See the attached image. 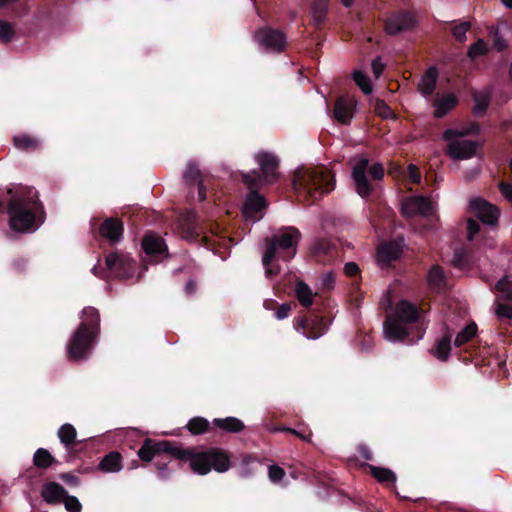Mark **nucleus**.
I'll return each mask as SVG.
<instances>
[{"label":"nucleus","instance_id":"423d86ee","mask_svg":"<svg viewBox=\"0 0 512 512\" xmlns=\"http://www.w3.org/2000/svg\"><path fill=\"white\" fill-rule=\"evenodd\" d=\"M301 232L293 226L282 227L271 237L265 238V251L262 263L267 264L270 259L290 261L297 253Z\"/></svg>","mask_w":512,"mask_h":512},{"label":"nucleus","instance_id":"a878e982","mask_svg":"<svg viewBox=\"0 0 512 512\" xmlns=\"http://www.w3.org/2000/svg\"><path fill=\"white\" fill-rule=\"evenodd\" d=\"M401 255L402 248L397 242L382 243L377 250L378 260L383 264H390L391 262L398 260Z\"/></svg>","mask_w":512,"mask_h":512},{"label":"nucleus","instance_id":"58836bf2","mask_svg":"<svg viewBox=\"0 0 512 512\" xmlns=\"http://www.w3.org/2000/svg\"><path fill=\"white\" fill-rule=\"evenodd\" d=\"M192 435L204 434L209 431L210 423L203 417H194L186 425Z\"/></svg>","mask_w":512,"mask_h":512},{"label":"nucleus","instance_id":"a19ab883","mask_svg":"<svg viewBox=\"0 0 512 512\" xmlns=\"http://www.w3.org/2000/svg\"><path fill=\"white\" fill-rule=\"evenodd\" d=\"M452 265L461 270L470 268L472 266L470 254L464 250L455 251L452 258Z\"/></svg>","mask_w":512,"mask_h":512},{"label":"nucleus","instance_id":"0eeeda50","mask_svg":"<svg viewBox=\"0 0 512 512\" xmlns=\"http://www.w3.org/2000/svg\"><path fill=\"white\" fill-rule=\"evenodd\" d=\"M256 161L260 166L261 172L252 170L242 175V181L249 190L259 189L265 184H273L279 177L278 167L279 159L271 152H260L256 155Z\"/></svg>","mask_w":512,"mask_h":512},{"label":"nucleus","instance_id":"e2e57ef3","mask_svg":"<svg viewBox=\"0 0 512 512\" xmlns=\"http://www.w3.org/2000/svg\"><path fill=\"white\" fill-rule=\"evenodd\" d=\"M357 451L361 455V457L364 458L366 461H372L373 460V452L371 451V449L367 445L360 444L357 447Z\"/></svg>","mask_w":512,"mask_h":512},{"label":"nucleus","instance_id":"09e8293b","mask_svg":"<svg viewBox=\"0 0 512 512\" xmlns=\"http://www.w3.org/2000/svg\"><path fill=\"white\" fill-rule=\"evenodd\" d=\"M62 502L64 503L65 509L68 512H81L82 510V504L80 503L78 498L69 495L68 493L66 494Z\"/></svg>","mask_w":512,"mask_h":512},{"label":"nucleus","instance_id":"72a5a7b5","mask_svg":"<svg viewBox=\"0 0 512 512\" xmlns=\"http://www.w3.org/2000/svg\"><path fill=\"white\" fill-rule=\"evenodd\" d=\"M477 332V324L474 321L469 322L461 331L457 333L454 340V346L459 348L473 340L476 337Z\"/></svg>","mask_w":512,"mask_h":512},{"label":"nucleus","instance_id":"bb28decb","mask_svg":"<svg viewBox=\"0 0 512 512\" xmlns=\"http://www.w3.org/2000/svg\"><path fill=\"white\" fill-rule=\"evenodd\" d=\"M459 103L457 96L454 94H447L441 99L434 101L433 106L435 107L433 116L437 119H441L446 116L451 110H453Z\"/></svg>","mask_w":512,"mask_h":512},{"label":"nucleus","instance_id":"c03bdc74","mask_svg":"<svg viewBox=\"0 0 512 512\" xmlns=\"http://www.w3.org/2000/svg\"><path fill=\"white\" fill-rule=\"evenodd\" d=\"M471 29V23L469 21H463L459 24L455 25L452 28V35L456 41L459 43H464L466 41V33Z\"/></svg>","mask_w":512,"mask_h":512},{"label":"nucleus","instance_id":"9d476101","mask_svg":"<svg viewBox=\"0 0 512 512\" xmlns=\"http://www.w3.org/2000/svg\"><path fill=\"white\" fill-rule=\"evenodd\" d=\"M331 320L328 316L319 315L316 312H310L307 316H300L294 320V327L301 331L309 339L321 337L328 329Z\"/></svg>","mask_w":512,"mask_h":512},{"label":"nucleus","instance_id":"1a4fd4ad","mask_svg":"<svg viewBox=\"0 0 512 512\" xmlns=\"http://www.w3.org/2000/svg\"><path fill=\"white\" fill-rule=\"evenodd\" d=\"M182 235L190 242L202 243L205 247H210L212 243H216L213 238H222V229L215 223L200 224L191 217H188L182 224Z\"/></svg>","mask_w":512,"mask_h":512},{"label":"nucleus","instance_id":"3c124183","mask_svg":"<svg viewBox=\"0 0 512 512\" xmlns=\"http://www.w3.org/2000/svg\"><path fill=\"white\" fill-rule=\"evenodd\" d=\"M268 476L271 482L279 483L285 476V471L278 465H271L268 468Z\"/></svg>","mask_w":512,"mask_h":512},{"label":"nucleus","instance_id":"e433bc0d","mask_svg":"<svg viewBox=\"0 0 512 512\" xmlns=\"http://www.w3.org/2000/svg\"><path fill=\"white\" fill-rule=\"evenodd\" d=\"M296 297L300 304L306 308H309L313 303V293L311 288L302 281H299L296 285Z\"/></svg>","mask_w":512,"mask_h":512},{"label":"nucleus","instance_id":"7ed1b4c3","mask_svg":"<svg viewBox=\"0 0 512 512\" xmlns=\"http://www.w3.org/2000/svg\"><path fill=\"white\" fill-rule=\"evenodd\" d=\"M421 317L422 311L417 304L405 299L400 300L383 323L386 339L404 343L418 341L425 333V329L419 325Z\"/></svg>","mask_w":512,"mask_h":512},{"label":"nucleus","instance_id":"6e6552de","mask_svg":"<svg viewBox=\"0 0 512 512\" xmlns=\"http://www.w3.org/2000/svg\"><path fill=\"white\" fill-rule=\"evenodd\" d=\"M367 174L372 180L380 181L384 178L385 170L381 163H374L369 166V160L365 157L360 158L352 168V179L354 181L357 194L366 199L371 196L374 187L368 180Z\"/></svg>","mask_w":512,"mask_h":512},{"label":"nucleus","instance_id":"cd10ccee","mask_svg":"<svg viewBox=\"0 0 512 512\" xmlns=\"http://www.w3.org/2000/svg\"><path fill=\"white\" fill-rule=\"evenodd\" d=\"M429 288L434 292H442L446 288L447 280L443 269L439 265H433L427 274Z\"/></svg>","mask_w":512,"mask_h":512},{"label":"nucleus","instance_id":"4be33fe9","mask_svg":"<svg viewBox=\"0 0 512 512\" xmlns=\"http://www.w3.org/2000/svg\"><path fill=\"white\" fill-rule=\"evenodd\" d=\"M355 107V99L345 96L338 97L334 104V118L342 125L350 124L354 116Z\"/></svg>","mask_w":512,"mask_h":512},{"label":"nucleus","instance_id":"aec40b11","mask_svg":"<svg viewBox=\"0 0 512 512\" xmlns=\"http://www.w3.org/2000/svg\"><path fill=\"white\" fill-rule=\"evenodd\" d=\"M124 233V224L120 218H106L99 227V234L111 244L118 243Z\"/></svg>","mask_w":512,"mask_h":512},{"label":"nucleus","instance_id":"338daca9","mask_svg":"<svg viewBox=\"0 0 512 512\" xmlns=\"http://www.w3.org/2000/svg\"><path fill=\"white\" fill-rule=\"evenodd\" d=\"M493 46L498 51H502L507 47L506 41L501 37L496 36L493 40Z\"/></svg>","mask_w":512,"mask_h":512},{"label":"nucleus","instance_id":"6ab92c4d","mask_svg":"<svg viewBox=\"0 0 512 512\" xmlns=\"http://www.w3.org/2000/svg\"><path fill=\"white\" fill-rule=\"evenodd\" d=\"M447 144V155L455 160L470 159L475 156L478 143L472 140H450Z\"/></svg>","mask_w":512,"mask_h":512},{"label":"nucleus","instance_id":"8fccbe9b","mask_svg":"<svg viewBox=\"0 0 512 512\" xmlns=\"http://www.w3.org/2000/svg\"><path fill=\"white\" fill-rule=\"evenodd\" d=\"M486 53V46L482 39H479L475 43H473L469 48L467 55L474 59L480 55H484Z\"/></svg>","mask_w":512,"mask_h":512},{"label":"nucleus","instance_id":"c9c22d12","mask_svg":"<svg viewBox=\"0 0 512 512\" xmlns=\"http://www.w3.org/2000/svg\"><path fill=\"white\" fill-rule=\"evenodd\" d=\"M480 132V126L478 123H473L469 127L464 128L462 130L456 129H447L443 133V139L445 141H450L454 138L465 137L468 135H477Z\"/></svg>","mask_w":512,"mask_h":512},{"label":"nucleus","instance_id":"864d4df0","mask_svg":"<svg viewBox=\"0 0 512 512\" xmlns=\"http://www.w3.org/2000/svg\"><path fill=\"white\" fill-rule=\"evenodd\" d=\"M496 315L500 319L512 320V307L508 304L499 303L496 307Z\"/></svg>","mask_w":512,"mask_h":512},{"label":"nucleus","instance_id":"79ce46f5","mask_svg":"<svg viewBox=\"0 0 512 512\" xmlns=\"http://www.w3.org/2000/svg\"><path fill=\"white\" fill-rule=\"evenodd\" d=\"M475 105L473 107V113L477 116H482L486 113L490 104V95H474Z\"/></svg>","mask_w":512,"mask_h":512},{"label":"nucleus","instance_id":"f8f14e48","mask_svg":"<svg viewBox=\"0 0 512 512\" xmlns=\"http://www.w3.org/2000/svg\"><path fill=\"white\" fill-rule=\"evenodd\" d=\"M105 265L111 274L120 279H129L135 272L134 260L119 252L108 254Z\"/></svg>","mask_w":512,"mask_h":512},{"label":"nucleus","instance_id":"412c9836","mask_svg":"<svg viewBox=\"0 0 512 512\" xmlns=\"http://www.w3.org/2000/svg\"><path fill=\"white\" fill-rule=\"evenodd\" d=\"M251 194L248 196L244 206L243 215L247 220L256 221L262 217V210L267 206L265 199L258 194V189L250 190Z\"/></svg>","mask_w":512,"mask_h":512},{"label":"nucleus","instance_id":"c756f323","mask_svg":"<svg viewBox=\"0 0 512 512\" xmlns=\"http://www.w3.org/2000/svg\"><path fill=\"white\" fill-rule=\"evenodd\" d=\"M99 470L105 473L119 472L122 469V456L117 451L109 452L99 463Z\"/></svg>","mask_w":512,"mask_h":512},{"label":"nucleus","instance_id":"5fc2aeb1","mask_svg":"<svg viewBox=\"0 0 512 512\" xmlns=\"http://www.w3.org/2000/svg\"><path fill=\"white\" fill-rule=\"evenodd\" d=\"M291 309V303H283L281 305L278 304V307L275 312V317L279 320L285 319L290 315Z\"/></svg>","mask_w":512,"mask_h":512},{"label":"nucleus","instance_id":"39448f33","mask_svg":"<svg viewBox=\"0 0 512 512\" xmlns=\"http://www.w3.org/2000/svg\"><path fill=\"white\" fill-rule=\"evenodd\" d=\"M81 318L67 345V357L73 361L86 359L100 334V313L95 307H85Z\"/></svg>","mask_w":512,"mask_h":512},{"label":"nucleus","instance_id":"603ef678","mask_svg":"<svg viewBox=\"0 0 512 512\" xmlns=\"http://www.w3.org/2000/svg\"><path fill=\"white\" fill-rule=\"evenodd\" d=\"M277 260L278 259H270L267 264H263L267 277L274 278L280 273V266Z\"/></svg>","mask_w":512,"mask_h":512},{"label":"nucleus","instance_id":"dca6fc26","mask_svg":"<svg viewBox=\"0 0 512 512\" xmlns=\"http://www.w3.org/2000/svg\"><path fill=\"white\" fill-rule=\"evenodd\" d=\"M142 248L154 262L168 257V247L163 238L157 234H147L142 240Z\"/></svg>","mask_w":512,"mask_h":512},{"label":"nucleus","instance_id":"ea45409f","mask_svg":"<svg viewBox=\"0 0 512 512\" xmlns=\"http://www.w3.org/2000/svg\"><path fill=\"white\" fill-rule=\"evenodd\" d=\"M258 466H261V463L256 456L244 455L242 458L240 475L242 477H249L254 474Z\"/></svg>","mask_w":512,"mask_h":512},{"label":"nucleus","instance_id":"4c0bfd02","mask_svg":"<svg viewBox=\"0 0 512 512\" xmlns=\"http://www.w3.org/2000/svg\"><path fill=\"white\" fill-rule=\"evenodd\" d=\"M328 10L327 0H317L312 8L311 14L314 24L319 27L325 20L326 14Z\"/></svg>","mask_w":512,"mask_h":512},{"label":"nucleus","instance_id":"4d7b16f0","mask_svg":"<svg viewBox=\"0 0 512 512\" xmlns=\"http://www.w3.org/2000/svg\"><path fill=\"white\" fill-rule=\"evenodd\" d=\"M371 68L374 76L376 78H379L385 69V65L382 63V59L380 56H377L375 59H373L371 63Z\"/></svg>","mask_w":512,"mask_h":512},{"label":"nucleus","instance_id":"a211bd4d","mask_svg":"<svg viewBox=\"0 0 512 512\" xmlns=\"http://www.w3.org/2000/svg\"><path fill=\"white\" fill-rule=\"evenodd\" d=\"M402 213L404 216H414L416 214L429 217L434 214L432 201L425 196H413L402 205Z\"/></svg>","mask_w":512,"mask_h":512},{"label":"nucleus","instance_id":"5701e85b","mask_svg":"<svg viewBox=\"0 0 512 512\" xmlns=\"http://www.w3.org/2000/svg\"><path fill=\"white\" fill-rule=\"evenodd\" d=\"M438 77L439 70L436 66H430L426 69L417 86V89L422 96L429 97L434 93Z\"/></svg>","mask_w":512,"mask_h":512},{"label":"nucleus","instance_id":"4468645a","mask_svg":"<svg viewBox=\"0 0 512 512\" xmlns=\"http://www.w3.org/2000/svg\"><path fill=\"white\" fill-rule=\"evenodd\" d=\"M310 252L314 260L321 264H330L338 256L336 243L325 238L316 239L311 246Z\"/></svg>","mask_w":512,"mask_h":512},{"label":"nucleus","instance_id":"473e14b6","mask_svg":"<svg viewBox=\"0 0 512 512\" xmlns=\"http://www.w3.org/2000/svg\"><path fill=\"white\" fill-rule=\"evenodd\" d=\"M58 438L68 451L76 444L77 431L72 424H63L58 430Z\"/></svg>","mask_w":512,"mask_h":512},{"label":"nucleus","instance_id":"de8ad7c7","mask_svg":"<svg viewBox=\"0 0 512 512\" xmlns=\"http://www.w3.org/2000/svg\"><path fill=\"white\" fill-rule=\"evenodd\" d=\"M376 114L383 119L395 118V114L384 100H377L375 104Z\"/></svg>","mask_w":512,"mask_h":512},{"label":"nucleus","instance_id":"13d9d810","mask_svg":"<svg viewBox=\"0 0 512 512\" xmlns=\"http://www.w3.org/2000/svg\"><path fill=\"white\" fill-rule=\"evenodd\" d=\"M499 190L505 199L512 204V184L502 181L499 183Z\"/></svg>","mask_w":512,"mask_h":512},{"label":"nucleus","instance_id":"c85d7f7f","mask_svg":"<svg viewBox=\"0 0 512 512\" xmlns=\"http://www.w3.org/2000/svg\"><path fill=\"white\" fill-rule=\"evenodd\" d=\"M14 146L24 152H34L41 149V140L28 134H20L13 137Z\"/></svg>","mask_w":512,"mask_h":512},{"label":"nucleus","instance_id":"b1692460","mask_svg":"<svg viewBox=\"0 0 512 512\" xmlns=\"http://www.w3.org/2000/svg\"><path fill=\"white\" fill-rule=\"evenodd\" d=\"M452 337L453 331L447 325H444V334L436 341L435 348L432 350V353L437 359L441 361H447L449 359Z\"/></svg>","mask_w":512,"mask_h":512},{"label":"nucleus","instance_id":"052dcab7","mask_svg":"<svg viewBox=\"0 0 512 512\" xmlns=\"http://www.w3.org/2000/svg\"><path fill=\"white\" fill-rule=\"evenodd\" d=\"M158 469V477L162 480H167L170 477V470L168 469L167 463H160L159 461L156 463Z\"/></svg>","mask_w":512,"mask_h":512},{"label":"nucleus","instance_id":"393cba45","mask_svg":"<svg viewBox=\"0 0 512 512\" xmlns=\"http://www.w3.org/2000/svg\"><path fill=\"white\" fill-rule=\"evenodd\" d=\"M68 492L57 482H47L42 486L41 496L48 504L61 503Z\"/></svg>","mask_w":512,"mask_h":512},{"label":"nucleus","instance_id":"6e6d98bb","mask_svg":"<svg viewBox=\"0 0 512 512\" xmlns=\"http://www.w3.org/2000/svg\"><path fill=\"white\" fill-rule=\"evenodd\" d=\"M480 232V224L474 220V219H469L467 221V234H468V239L469 240H473V238Z\"/></svg>","mask_w":512,"mask_h":512},{"label":"nucleus","instance_id":"a18cd8bd","mask_svg":"<svg viewBox=\"0 0 512 512\" xmlns=\"http://www.w3.org/2000/svg\"><path fill=\"white\" fill-rule=\"evenodd\" d=\"M495 289L504 294V300L512 302V281L503 277L495 284Z\"/></svg>","mask_w":512,"mask_h":512},{"label":"nucleus","instance_id":"ddd939ff","mask_svg":"<svg viewBox=\"0 0 512 512\" xmlns=\"http://www.w3.org/2000/svg\"><path fill=\"white\" fill-rule=\"evenodd\" d=\"M255 38L266 50L280 53L286 47V35L279 29L263 27L257 30Z\"/></svg>","mask_w":512,"mask_h":512},{"label":"nucleus","instance_id":"f03ea898","mask_svg":"<svg viewBox=\"0 0 512 512\" xmlns=\"http://www.w3.org/2000/svg\"><path fill=\"white\" fill-rule=\"evenodd\" d=\"M7 213L13 231L34 232L44 222V206L34 187L14 186L7 190Z\"/></svg>","mask_w":512,"mask_h":512},{"label":"nucleus","instance_id":"f3484780","mask_svg":"<svg viewBox=\"0 0 512 512\" xmlns=\"http://www.w3.org/2000/svg\"><path fill=\"white\" fill-rule=\"evenodd\" d=\"M183 177L189 186H197L199 201H205L207 199V184L210 179L204 176L198 166L192 162L188 163Z\"/></svg>","mask_w":512,"mask_h":512},{"label":"nucleus","instance_id":"774afa93","mask_svg":"<svg viewBox=\"0 0 512 512\" xmlns=\"http://www.w3.org/2000/svg\"><path fill=\"white\" fill-rule=\"evenodd\" d=\"M335 281V276L333 273L325 274L323 278V284L326 288L330 289Z\"/></svg>","mask_w":512,"mask_h":512},{"label":"nucleus","instance_id":"2eb2a0df","mask_svg":"<svg viewBox=\"0 0 512 512\" xmlns=\"http://www.w3.org/2000/svg\"><path fill=\"white\" fill-rule=\"evenodd\" d=\"M472 213L484 224L495 225L498 223L500 210L488 201L475 198L470 202Z\"/></svg>","mask_w":512,"mask_h":512},{"label":"nucleus","instance_id":"bf43d9fd","mask_svg":"<svg viewBox=\"0 0 512 512\" xmlns=\"http://www.w3.org/2000/svg\"><path fill=\"white\" fill-rule=\"evenodd\" d=\"M408 175H409L410 180L414 184L420 183V181H421V174H420V171H419L417 166H415L413 164H410L408 166Z\"/></svg>","mask_w":512,"mask_h":512},{"label":"nucleus","instance_id":"69168bd1","mask_svg":"<svg viewBox=\"0 0 512 512\" xmlns=\"http://www.w3.org/2000/svg\"><path fill=\"white\" fill-rule=\"evenodd\" d=\"M197 291V284L194 280L190 279L185 285V293L189 296L195 294Z\"/></svg>","mask_w":512,"mask_h":512},{"label":"nucleus","instance_id":"9b49d317","mask_svg":"<svg viewBox=\"0 0 512 512\" xmlns=\"http://www.w3.org/2000/svg\"><path fill=\"white\" fill-rule=\"evenodd\" d=\"M418 24L416 15L412 11L398 10L391 12L384 20V31L389 36L412 31Z\"/></svg>","mask_w":512,"mask_h":512},{"label":"nucleus","instance_id":"2f4dec72","mask_svg":"<svg viewBox=\"0 0 512 512\" xmlns=\"http://www.w3.org/2000/svg\"><path fill=\"white\" fill-rule=\"evenodd\" d=\"M369 469L370 474L381 484H391L394 485L397 481L396 474L385 467L374 466L371 464H366Z\"/></svg>","mask_w":512,"mask_h":512},{"label":"nucleus","instance_id":"49530a36","mask_svg":"<svg viewBox=\"0 0 512 512\" xmlns=\"http://www.w3.org/2000/svg\"><path fill=\"white\" fill-rule=\"evenodd\" d=\"M15 35V29L13 25L5 20H0V41L8 43L12 41Z\"/></svg>","mask_w":512,"mask_h":512},{"label":"nucleus","instance_id":"7c9ffc66","mask_svg":"<svg viewBox=\"0 0 512 512\" xmlns=\"http://www.w3.org/2000/svg\"><path fill=\"white\" fill-rule=\"evenodd\" d=\"M213 425L227 433H239L244 430V423L236 417L215 418Z\"/></svg>","mask_w":512,"mask_h":512},{"label":"nucleus","instance_id":"f257e3e1","mask_svg":"<svg viewBox=\"0 0 512 512\" xmlns=\"http://www.w3.org/2000/svg\"><path fill=\"white\" fill-rule=\"evenodd\" d=\"M162 454L189 462L191 470L198 475H207L212 470L225 473L231 468L229 452L219 447L197 451L195 448H182L169 440L146 438L137 452L143 462H150L155 456Z\"/></svg>","mask_w":512,"mask_h":512},{"label":"nucleus","instance_id":"37998d69","mask_svg":"<svg viewBox=\"0 0 512 512\" xmlns=\"http://www.w3.org/2000/svg\"><path fill=\"white\" fill-rule=\"evenodd\" d=\"M353 80L364 94L367 95L372 92V84L370 78L362 71H355L353 73Z\"/></svg>","mask_w":512,"mask_h":512},{"label":"nucleus","instance_id":"20e7f679","mask_svg":"<svg viewBox=\"0 0 512 512\" xmlns=\"http://www.w3.org/2000/svg\"><path fill=\"white\" fill-rule=\"evenodd\" d=\"M335 176L325 166H302L293 175V189L299 201L312 204L335 188Z\"/></svg>","mask_w":512,"mask_h":512},{"label":"nucleus","instance_id":"0e129e2a","mask_svg":"<svg viewBox=\"0 0 512 512\" xmlns=\"http://www.w3.org/2000/svg\"><path fill=\"white\" fill-rule=\"evenodd\" d=\"M60 478L70 486H78L80 482L79 478L70 472L62 473Z\"/></svg>","mask_w":512,"mask_h":512},{"label":"nucleus","instance_id":"680f3d73","mask_svg":"<svg viewBox=\"0 0 512 512\" xmlns=\"http://www.w3.org/2000/svg\"><path fill=\"white\" fill-rule=\"evenodd\" d=\"M344 272L347 276L354 277L360 273V269L355 262H348L344 266Z\"/></svg>","mask_w":512,"mask_h":512},{"label":"nucleus","instance_id":"f704fd0d","mask_svg":"<svg viewBox=\"0 0 512 512\" xmlns=\"http://www.w3.org/2000/svg\"><path fill=\"white\" fill-rule=\"evenodd\" d=\"M58 461L45 448L36 450L33 456V464L40 469H47Z\"/></svg>","mask_w":512,"mask_h":512}]
</instances>
